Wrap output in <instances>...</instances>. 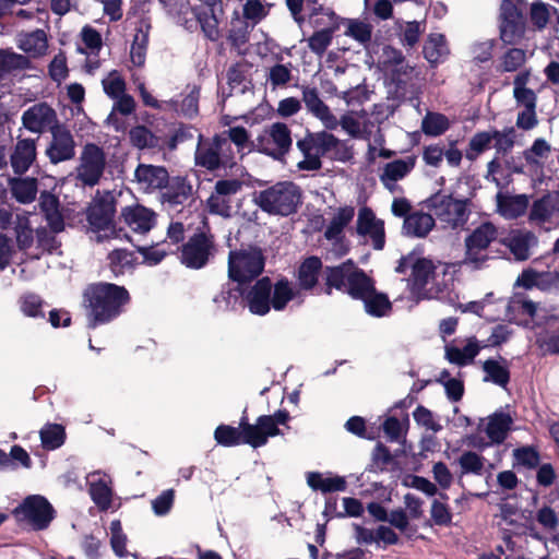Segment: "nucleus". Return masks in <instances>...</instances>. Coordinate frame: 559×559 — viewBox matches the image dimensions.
<instances>
[{
  "label": "nucleus",
  "mask_w": 559,
  "mask_h": 559,
  "mask_svg": "<svg viewBox=\"0 0 559 559\" xmlns=\"http://www.w3.org/2000/svg\"><path fill=\"white\" fill-rule=\"evenodd\" d=\"M496 236V228L491 224H483L477 227L465 239L466 252L464 264L479 269L487 261V248Z\"/></svg>",
  "instance_id": "obj_9"
},
{
  "label": "nucleus",
  "mask_w": 559,
  "mask_h": 559,
  "mask_svg": "<svg viewBox=\"0 0 559 559\" xmlns=\"http://www.w3.org/2000/svg\"><path fill=\"white\" fill-rule=\"evenodd\" d=\"M530 14H531V21H532L533 25L536 26L538 29H542L547 25L551 15L557 16V21L559 24V13L557 12V10L555 8H552L546 3H543V2L532 3Z\"/></svg>",
  "instance_id": "obj_44"
},
{
  "label": "nucleus",
  "mask_w": 559,
  "mask_h": 559,
  "mask_svg": "<svg viewBox=\"0 0 559 559\" xmlns=\"http://www.w3.org/2000/svg\"><path fill=\"white\" fill-rule=\"evenodd\" d=\"M242 428V443L253 448H259L267 442L269 437L280 435V429L275 427V421L270 416H260L255 424L240 423Z\"/></svg>",
  "instance_id": "obj_14"
},
{
  "label": "nucleus",
  "mask_w": 559,
  "mask_h": 559,
  "mask_svg": "<svg viewBox=\"0 0 559 559\" xmlns=\"http://www.w3.org/2000/svg\"><path fill=\"white\" fill-rule=\"evenodd\" d=\"M511 308L522 314L528 316L537 323H540L545 319V314L542 313L543 309L532 300L514 299L511 304Z\"/></svg>",
  "instance_id": "obj_55"
},
{
  "label": "nucleus",
  "mask_w": 559,
  "mask_h": 559,
  "mask_svg": "<svg viewBox=\"0 0 559 559\" xmlns=\"http://www.w3.org/2000/svg\"><path fill=\"white\" fill-rule=\"evenodd\" d=\"M106 158L103 150L95 144H86L79 157L75 176L85 186H95L105 169Z\"/></svg>",
  "instance_id": "obj_8"
},
{
  "label": "nucleus",
  "mask_w": 559,
  "mask_h": 559,
  "mask_svg": "<svg viewBox=\"0 0 559 559\" xmlns=\"http://www.w3.org/2000/svg\"><path fill=\"white\" fill-rule=\"evenodd\" d=\"M414 420L417 425L425 428L428 431L438 432L441 430L442 426L439 420L432 414L431 411L424 406H417L413 413Z\"/></svg>",
  "instance_id": "obj_51"
},
{
  "label": "nucleus",
  "mask_w": 559,
  "mask_h": 559,
  "mask_svg": "<svg viewBox=\"0 0 559 559\" xmlns=\"http://www.w3.org/2000/svg\"><path fill=\"white\" fill-rule=\"evenodd\" d=\"M86 480L95 504L102 510L108 509L111 503L110 478L100 472H93L87 475Z\"/></svg>",
  "instance_id": "obj_23"
},
{
  "label": "nucleus",
  "mask_w": 559,
  "mask_h": 559,
  "mask_svg": "<svg viewBox=\"0 0 559 559\" xmlns=\"http://www.w3.org/2000/svg\"><path fill=\"white\" fill-rule=\"evenodd\" d=\"M36 156L35 143L33 140H21L16 143L11 155V165L15 173L22 174L28 169Z\"/></svg>",
  "instance_id": "obj_27"
},
{
  "label": "nucleus",
  "mask_w": 559,
  "mask_h": 559,
  "mask_svg": "<svg viewBox=\"0 0 559 559\" xmlns=\"http://www.w3.org/2000/svg\"><path fill=\"white\" fill-rule=\"evenodd\" d=\"M20 521H26L36 530L46 528L55 516V511L49 501L40 496H28L14 510Z\"/></svg>",
  "instance_id": "obj_7"
},
{
  "label": "nucleus",
  "mask_w": 559,
  "mask_h": 559,
  "mask_svg": "<svg viewBox=\"0 0 559 559\" xmlns=\"http://www.w3.org/2000/svg\"><path fill=\"white\" fill-rule=\"evenodd\" d=\"M374 290L373 285L360 271H353L348 276V292L354 298L364 300Z\"/></svg>",
  "instance_id": "obj_33"
},
{
  "label": "nucleus",
  "mask_w": 559,
  "mask_h": 559,
  "mask_svg": "<svg viewBox=\"0 0 559 559\" xmlns=\"http://www.w3.org/2000/svg\"><path fill=\"white\" fill-rule=\"evenodd\" d=\"M346 25L345 35L365 45L370 41L372 25L358 19L344 20Z\"/></svg>",
  "instance_id": "obj_35"
},
{
  "label": "nucleus",
  "mask_w": 559,
  "mask_h": 559,
  "mask_svg": "<svg viewBox=\"0 0 559 559\" xmlns=\"http://www.w3.org/2000/svg\"><path fill=\"white\" fill-rule=\"evenodd\" d=\"M480 345L475 337H469L463 348L454 345L445 346V358L457 366H465L473 361L476 355L479 353Z\"/></svg>",
  "instance_id": "obj_26"
},
{
  "label": "nucleus",
  "mask_w": 559,
  "mask_h": 559,
  "mask_svg": "<svg viewBox=\"0 0 559 559\" xmlns=\"http://www.w3.org/2000/svg\"><path fill=\"white\" fill-rule=\"evenodd\" d=\"M56 121L55 111L46 104H37L23 115V124L33 132H40Z\"/></svg>",
  "instance_id": "obj_24"
},
{
  "label": "nucleus",
  "mask_w": 559,
  "mask_h": 559,
  "mask_svg": "<svg viewBox=\"0 0 559 559\" xmlns=\"http://www.w3.org/2000/svg\"><path fill=\"white\" fill-rule=\"evenodd\" d=\"M81 38L85 47L93 52L102 48L103 40L100 34L90 25L82 28Z\"/></svg>",
  "instance_id": "obj_63"
},
{
  "label": "nucleus",
  "mask_w": 559,
  "mask_h": 559,
  "mask_svg": "<svg viewBox=\"0 0 559 559\" xmlns=\"http://www.w3.org/2000/svg\"><path fill=\"white\" fill-rule=\"evenodd\" d=\"M450 127L448 118L441 114H428L421 122L423 131L428 135H440Z\"/></svg>",
  "instance_id": "obj_47"
},
{
  "label": "nucleus",
  "mask_w": 559,
  "mask_h": 559,
  "mask_svg": "<svg viewBox=\"0 0 559 559\" xmlns=\"http://www.w3.org/2000/svg\"><path fill=\"white\" fill-rule=\"evenodd\" d=\"M411 266L412 289L423 298H445V286L441 287L439 275L435 273L433 263L425 258L406 257L396 266L397 273H403Z\"/></svg>",
  "instance_id": "obj_3"
},
{
  "label": "nucleus",
  "mask_w": 559,
  "mask_h": 559,
  "mask_svg": "<svg viewBox=\"0 0 559 559\" xmlns=\"http://www.w3.org/2000/svg\"><path fill=\"white\" fill-rule=\"evenodd\" d=\"M260 207L272 214L289 215L300 203V191L292 182H281L257 195Z\"/></svg>",
  "instance_id": "obj_4"
},
{
  "label": "nucleus",
  "mask_w": 559,
  "mask_h": 559,
  "mask_svg": "<svg viewBox=\"0 0 559 559\" xmlns=\"http://www.w3.org/2000/svg\"><path fill=\"white\" fill-rule=\"evenodd\" d=\"M435 226L430 214L415 212L405 217L403 233L412 237H425Z\"/></svg>",
  "instance_id": "obj_28"
},
{
  "label": "nucleus",
  "mask_w": 559,
  "mask_h": 559,
  "mask_svg": "<svg viewBox=\"0 0 559 559\" xmlns=\"http://www.w3.org/2000/svg\"><path fill=\"white\" fill-rule=\"evenodd\" d=\"M109 262L112 272L120 274L132 267L133 255L126 250H112L109 253Z\"/></svg>",
  "instance_id": "obj_57"
},
{
  "label": "nucleus",
  "mask_w": 559,
  "mask_h": 559,
  "mask_svg": "<svg viewBox=\"0 0 559 559\" xmlns=\"http://www.w3.org/2000/svg\"><path fill=\"white\" fill-rule=\"evenodd\" d=\"M295 296L296 294L287 281H278L273 287V295L271 297L272 308L276 311L283 310Z\"/></svg>",
  "instance_id": "obj_41"
},
{
  "label": "nucleus",
  "mask_w": 559,
  "mask_h": 559,
  "mask_svg": "<svg viewBox=\"0 0 559 559\" xmlns=\"http://www.w3.org/2000/svg\"><path fill=\"white\" fill-rule=\"evenodd\" d=\"M66 433L61 425L48 424L40 430L41 444L47 450H55L64 442Z\"/></svg>",
  "instance_id": "obj_36"
},
{
  "label": "nucleus",
  "mask_w": 559,
  "mask_h": 559,
  "mask_svg": "<svg viewBox=\"0 0 559 559\" xmlns=\"http://www.w3.org/2000/svg\"><path fill=\"white\" fill-rule=\"evenodd\" d=\"M121 215L124 223L135 233L145 234L155 225L154 212L139 204L124 207Z\"/></svg>",
  "instance_id": "obj_21"
},
{
  "label": "nucleus",
  "mask_w": 559,
  "mask_h": 559,
  "mask_svg": "<svg viewBox=\"0 0 559 559\" xmlns=\"http://www.w3.org/2000/svg\"><path fill=\"white\" fill-rule=\"evenodd\" d=\"M354 215L355 209L353 206L340 207L325 230L326 239L338 241L342 238L344 228L349 224Z\"/></svg>",
  "instance_id": "obj_31"
},
{
  "label": "nucleus",
  "mask_w": 559,
  "mask_h": 559,
  "mask_svg": "<svg viewBox=\"0 0 559 559\" xmlns=\"http://www.w3.org/2000/svg\"><path fill=\"white\" fill-rule=\"evenodd\" d=\"M321 269V261L311 257L305 260L299 267L298 278L300 286L304 288H311L316 285L318 280V273Z\"/></svg>",
  "instance_id": "obj_39"
},
{
  "label": "nucleus",
  "mask_w": 559,
  "mask_h": 559,
  "mask_svg": "<svg viewBox=\"0 0 559 559\" xmlns=\"http://www.w3.org/2000/svg\"><path fill=\"white\" fill-rule=\"evenodd\" d=\"M358 235L368 237L374 249L381 250L384 246V226L373 212L368 207H361L358 212L357 226Z\"/></svg>",
  "instance_id": "obj_16"
},
{
  "label": "nucleus",
  "mask_w": 559,
  "mask_h": 559,
  "mask_svg": "<svg viewBox=\"0 0 559 559\" xmlns=\"http://www.w3.org/2000/svg\"><path fill=\"white\" fill-rule=\"evenodd\" d=\"M306 139L313 146V150H317V152H319L321 155L337 150V147L342 144L337 138L325 131L310 134Z\"/></svg>",
  "instance_id": "obj_40"
},
{
  "label": "nucleus",
  "mask_w": 559,
  "mask_h": 559,
  "mask_svg": "<svg viewBox=\"0 0 559 559\" xmlns=\"http://www.w3.org/2000/svg\"><path fill=\"white\" fill-rule=\"evenodd\" d=\"M263 270L261 252L253 248L231 251L228 259L229 277L242 284L257 277Z\"/></svg>",
  "instance_id": "obj_5"
},
{
  "label": "nucleus",
  "mask_w": 559,
  "mask_h": 559,
  "mask_svg": "<svg viewBox=\"0 0 559 559\" xmlns=\"http://www.w3.org/2000/svg\"><path fill=\"white\" fill-rule=\"evenodd\" d=\"M528 74H519L514 80V97L516 102L525 108H532L536 105V96L532 90L525 87Z\"/></svg>",
  "instance_id": "obj_45"
},
{
  "label": "nucleus",
  "mask_w": 559,
  "mask_h": 559,
  "mask_svg": "<svg viewBox=\"0 0 559 559\" xmlns=\"http://www.w3.org/2000/svg\"><path fill=\"white\" fill-rule=\"evenodd\" d=\"M364 4L380 20H389L393 16V0H364Z\"/></svg>",
  "instance_id": "obj_60"
},
{
  "label": "nucleus",
  "mask_w": 559,
  "mask_h": 559,
  "mask_svg": "<svg viewBox=\"0 0 559 559\" xmlns=\"http://www.w3.org/2000/svg\"><path fill=\"white\" fill-rule=\"evenodd\" d=\"M298 148L304 154V159L298 162V167L306 170H317L321 167L320 157L322 156L307 139L297 142Z\"/></svg>",
  "instance_id": "obj_43"
},
{
  "label": "nucleus",
  "mask_w": 559,
  "mask_h": 559,
  "mask_svg": "<svg viewBox=\"0 0 559 559\" xmlns=\"http://www.w3.org/2000/svg\"><path fill=\"white\" fill-rule=\"evenodd\" d=\"M366 311L374 317L386 316L391 310V302L383 294L373 290L364 300Z\"/></svg>",
  "instance_id": "obj_42"
},
{
  "label": "nucleus",
  "mask_w": 559,
  "mask_h": 559,
  "mask_svg": "<svg viewBox=\"0 0 559 559\" xmlns=\"http://www.w3.org/2000/svg\"><path fill=\"white\" fill-rule=\"evenodd\" d=\"M302 100L308 111L319 119L326 129L334 130L341 124L348 135L358 139L370 138L376 129L374 123L364 110L348 111L338 120L329 106L321 100L316 88L305 87L302 90Z\"/></svg>",
  "instance_id": "obj_1"
},
{
  "label": "nucleus",
  "mask_w": 559,
  "mask_h": 559,
  "mask_svg": "<svg viewBox=\"0 0 559 559\" xmlns=\"http://www.w3.org/2000/svg\"><path fill=\"white\" fill-rule=\"evenodd\" d=\"M47 155L53 164L73 157L74 141L71 133L68 130L63 128H56L52 131V140L47 148Z\"/></svg>",
  "instance_id": "obj_20"
},
{
  "label": "nucleus",
  "mask_w": 559,
  "mask_h": 559,
  "mask_svg": "<svg viewBox=\"0 0 559 559\" xmlns=\"http://www.w3.org/2000/svg\"><path fill=\"white\" fill-rule=\"evenodd\" d=\"M290 145V132L284 123H274L257 138V150L271 156L285 154Z\"/></svg>",
  "instance_id": "obj_12"
},
{
  "label": "nucleus",
  "mask_w": 559,
  "mask_h": 559,
  "mask_svg": "<svg viewBox=\"0 0 559 559\" xmlns=\"http://www.w3.org/2000/svg\"><path fill=\"white\" fill-rule=\"evenodd\" d=\"M424 26L419 22H406L402 27V40L404 45L413 47L419 40Z\"/></svg>",
  "instance_id": "obj_61"
},
{
  "label": "nucleus",
  "mask_w": 559,
  "mask_h": 559,
  "mask_svg": "<svg viewBox=\"0 0 559 559\" xmlns=\"http://www.w3.org/2000/svg\"><path fill=\"white\" fill-rule=\"evenodd\" d=\"M110 545L114 552L118 557H124L127 555L126 544L127 536L122 532L120 521L116 520L110 523L109 526Z\"/></svg>",
  "instance_id": "obj_52"
},
{
  "label": "nucleus",
  "mask_w": 559,
  "mask_h": 559,
  "mask_svg": "<svg viewBox=\"0 0 559 559\" xmlns=\"http://www.w3.org/2000/svg\"><path fill=\"white\" fill-rule=\"evenodd\" d=\"M484 371L486 372L485 380L492 381L493 383L504 386L509 381V371L506 366L496 360H486L484 362Z\"/></svg>",
  "instance_id": "obj_48"
},
{
  "label": "nucleus",
  "mask_w": 559,
  "mask_h": 559,
  "mask_svg": "<svg viewBox=\"0 0 559 559\" xmlns=\"http://www.w3.org/2000/svg\"><path fill=\"white\" fill-rule=\"evenodd\" d=\"M104 92L111 98H118L126 92V83L118 71L109 72L102 81Z\"/></svg>",
  "instance_id": "obj_50"
},
{
  "label": "nucleus",
  "mask_w": 559,
  "mask_h": 559,
  "mask_svg": "<svg viewBox=\"0 0 559 559\" xmlns=\"http://www.w3.org/2000/svg\"><path fill=\"white\" fill-rule=\"evenodd\" d=\"M414 165V157L393 160L386 164V166L384 167V171L381 179L388 186L389 181H396L402 179L406 174H408L413 169Z\"/></svg>",
  "instance_id": "obj_34"
},
{
  "label": "nucleus",
  "mask_w": 559,
  "mask_h": 559,
  "mask_svg": "<svg viewBox=\"0 0 559 559\" xmlns=\"http://www.w3.org/2000/svg\"><path fill=\"white\" fill-rule=\"evenodd\" d=\"M214 438L218 444L233 447L242 443V428H235L221 425L214 432Z\"/></svg>",
  "instance_id": "obj_46"
},
{
  "label": "nucleus",
  "mask_w": 559,
  "mask_h": 559,
  "mask_svg": "<svg viewBox=\"0 0 559 559\" xmlns=\"http://www.w3.org/2000/svg\"><path fill=\"white\" fill-rule=\"evenodd\" d=\"M449 53L445 38L442 34H430L425 46L424 55L430 63L442 61Z\"/></svg>",
  "instance_id": "obj_32"
},
{
  "label": "nucleus",
  "mask_w": 559,
  "mask_h": 559,
  "mask_svg": "<svg viewBox=\"0 0 559 559\" xmlns=\"http://www.w3.org/2000/svg\"><path fill=\"white\" fill-rule=\"evenodd\" d=\"M41 207L46 212L47 219L55 231H60L63 227L62 219L57 212V200L50 194L43 195Z\"/></svg>",
  "instance_id": "obj_58"
},
{
  "label": "nucleus",
  "mask_w": 559,
  "mask_h": 559,
  "mask_svg": "<svg viewBox=\"0 0 559 559\" xmlns=\"http://www.w3.org/2000/svg\"><path fill=\"white\" fill-rule=\"evenodd\" d=\"M535 238L531 233L512 231L504 239V243L518 260H525L530 257V248Z\"/></svg>",
  "instance_id": "obj_30"
},
{
  "label": "nucleus",
  "mask_w": 559,
  "mask_h": 559,
  "mask_svg": "<svg viewBox=\"0 0 559 559\" xmlns=\"http://www.w3.org/2000/svg\"><path fill=\"white\" fill-rule=\"evenodd\" d=\"M340 17L329 8H319L310 17V23L317 29L336 32L340 28Z\"/></svg>",
  "instance_id": "obj_37"
},
{
  "label": "nucleus",
  "mask_w": 559,
  "mask_h": 559,
  "mask_svg": "<svg viewBox=\"0 0 559 559\" xmlns=\"http://www.w3.org/2000/svg\"><path fill=\"white\" fill-rule=\"evenodd\" d=\"M115 214L114 198L109 193L96 194L87 211V221L94 230L111 227Z\"/></svg>",
  "instance_id": "obj_15"
},
{
  "label": "nucleus",
  "mask_w": 559,
  "mask_h": 559,
  "mask_svg": "<svg viewBox=\"0 0 559 559\" xmlns=\"http://www.w3.org/2000/svg\"><path fill=\"white\" fill-rule=\"evenodd\" d=\"M459 464L463 474L479 475L484 468V459L475 452H464L460 459Z\"/></svg>",
  "instance_id": "obj_54"
},
{
  "label": "nucleus",
  "mask_w": 559,
  "mask_h": 559,
  "mask_svg": "<svg viewBox=\"0 0 559 559\" xmlns=\"http://www.w3.org/2000/svg\"><path fill=\"white\" fill-rule=\"evenodd\" d=\"M132 144L139 148L152 147L157 143L156 138L145 127H135L130 133Z\"/></svg>",
  "instance_id": "obj_59"
},
{
  "label": "nucleus",
  "mask_w": 559,
  "mask_h": 559,
  "mask_svg": "<svg viewBox=\"0 0 559 559\" xmlns=\"http://www.w3.org/2000/svg\"><path fill=\"white\" fill-rule=\"evenodd\" d=\"M17 47L31 58H41L48 51V36L43 29L23 32L17 35Z\"/></svg>",
  "instance_id": "obj_22"
},
{
  "label": "nucleus",
  "mask_w": 559,
  "mask_h": 559,
  "mask_svg": "<svg viewBox=\"0 0 559 559\" xmlns=\"http://www.w3.org/2000/svg\"><path fill=\"white\" fill-rule=\"evenodd\" d=\"M11 190L17 201L32 202L37 193L36 180L33 178L14 179L11 181Z\"/></svg>",
  "instance_id": "obj_38"
},
{
  "label": "nucleus",
  "mask_w": 559,
  "mask_h": 559,
  "mask_svg": "<svg viewBox=\"0 0 559 559\" xmlns=\"http://www.w3.org/2000/svg\"><path fill=\"white\" fill-rule=\"evenodd\" d=\"M228 148L227 140L219 138H215L212 142H201L195 153L197 164L210 170L226 165L230 162V156L227 155Z\"/></svg>",
  "instance_id": "obj_13"
},
{
  "label": "nucleus",
  "mask_w": 559,
  "mask_h": 559,
  "mask_svg": "<svg viewBox=\"0 0 559 559\" xmlns=\"http://www.w3.org/2000/svg\"><path fill=\"white\" fill-rule=\"evenodd\" d=\"M525 61V52L522 49H510L502 59V68L504 71H515Z\"/></svg>",
  "instance_id": "obj_64"
},
{
  "label": "nucleus",
  "mask_w": 559,
  "mask_h": 559,
  "mask_svg": "<svg viewBox=\"0 0 559 559\" xmlns=\"http://www.w3.org/2000/svg\"><path fill=\"white\" fill-rule=\"evenodd\" d=\"M169 176L162 166L140 164L134 170V181L139 189L153 192L166 187Z\"/></svg>",
  "instance_id": "obj_17"
},
{
  "label": "nucleus",
  "mask_w": 559,
  "mask_h": 559,
  "mask_svg": "<svg viewBox=\"0 0 559 559\" xmlns=\"http://www.w3.org/2000/svg\"><path fill=\"white\" fill-rule=\"evenodd\" d=\"M431 206L437 217L452 227L465 224L467 221L466 202L455 200L451 195L436 194L431 198Z\"/></svg>",
  "instance_id": "obj_11"
},
{
  "label": "nucleus",
  "mask_w": 559,
  "mask_h": 559,
  "mask_svg": "<svg viewBox=\"0 0 559 559\" xmlns=\"http://www.w3.org/2000/svg\"><path fill=\"white\" fill-rule=\"evenodd\" d=\"M84 296L90 309L88 323L91 326L111 320L129 300V294L124 287L109 283L90 286Z\"/></svg>",
  "instance_id": "obj_2"
},
{
  "label": "nucleus",
  "mask_w": 559,
  "mask_h": 559,
  "mask_svg": "<svg viewBox=\"0 0 559 559\" xmlns=\"http://www.w3.org/2000/svg\"><path fill=\"white\" fill-rule=\"evenodd\" d=\"M528 206V199L523 195L497 194V211L504 218L512 219L523 215Z\"/></svg>",
  "instance_id": "obj_25"
},
{
  "label": "nucleus",
  "mask_w": 559,
  "mask_h": 559,
  "mask_svg": "<svg viewBox=\"0 0 559 559\" xmlns=\"http://www.w3.org/2000/svg\"><path fill=\"white\" fill-rule=\"evenodd\" d=\"M352 270L347 265L340 267H333L328 271L326 283L329 286L340 288L342 285H348V276L352 274Z\"/></svg>",
  "instance_id": "obj_62"
},
{
  "label": "nucleus",
  "mask_w": 559,
  "mask_h": 559,
  "mask_svg": "<svg viewBox=\"0 0 559 559\" xmlns=\"http://www.w3.org/2000/svg\"><path fill=\"white\" fill-rule=\"evenodd\" d=\"M500 37L506 44H516L525 34V21L518 4L503 0L500 7Z\"/></svg>",
  "instance_id": "obj_10"
},
{
  "label": "nucleus",
  "mask_w": 559,
  "mask_h": 559,
  "mask_svg": "<svg viewBox=\"0 0 559 559\" xmlns=\"http://www.w3.org/2000/svg\"><path fill=\"white\" fill-rule=\"evenodd\" d=\"M212 241L205 235H197L182 249V263L189 267H202L211 254Z\"/></svg>",
  "instance_id": "obj_18"
},
{
  "label": "nucleus",
  "mask_w": 559,
  "mask_h": 559,
  "mask_svg": "<svg viewBox=\"0 0 559 559\" xmlns=\"http://www.w3.org/2000/svg\"><path fill=\"white\" fill-rule=\"evenodd\" d=\"M228 138L238 147L239 153L257 148V141H250L247 130L242 127L230 128L228 130Z\"/></svg>",
  "instance_id": "obj_56"
},
{
  "label": "nucleus",
  "mask_w": 559,
  "mask_h": 559,
  "mask_svg": "<svg viewBox=\"0 0 559 559\" xmlns=\"http://www.w3.org/2000/svg\"><path fill=\"white\" fill-rule=\"evenodd\" d=\"M334 31L317 29L308 38V46L314 53L322 56L332 41Z\"/></svg>",
  "instance_id": "obj_53"
},
{
  "label": "nucleus",
  "mask_w": 559,
  "mask_h": 559,
  "mask_svg": "<svg viewBox=\"0 0 559 559\" xmlns=\"http://www.w3.org/2000/svg\"><path fill=\"white\" fill-rule=\"evenodd\" d=\"M512 418L504 413H495L480 419L477 432L471 436L469 444L475 448H484L491 443H501L510 429Z\"/></svg>",
  "instance_id": "obj_6"
},
{
  "label": "nucleus",
  "mask_w": 559,
  "mask_h": 559,
  "mask_svg": "<svg viewBox=\"0 0 559 559\" xmlns=\"http://www.w3.org/2000/svg\"><path fill=\"white\" fill-rule=\"evenodd\" d=\"M269 14V5L261 0H247L242 8L243 19L251 22L252 25L258 24Z\"/></svg>",
  "instance_id": "obj_49"
},
{
  "label": "nucleus",
  "mask_w": 559,
  "mask_h": 559,
  "mask_svg": "<svg viewBox=\"0 0 559 559\" xmlns=\"http://www.w3.org/2000/svg\"><path fill=\"white\" fill-rule=\"evenodd\" d=\"M306 478L310 488L322 492L343 491L346 488V481L341 476L310 472Z\"/></svg>",
  "instance_id": "obj_29"
},
{
  "label": "nucleus",
  "mask_w": 559,
  "mask_h": 559,
  "mask_svg": "<svg viewBox=\"0 0 559 559\" xmlns=\"http://www.w3.org/2000/svg\"><path fill=\"white\" fill-rule=\"evenodd\" d=\"M272 284L269 278L258 281L246 294L245 300L251 313L264 316L270 311Z\"/></svg>",
  "instance_id": "obj_19"
}]
</instances>
